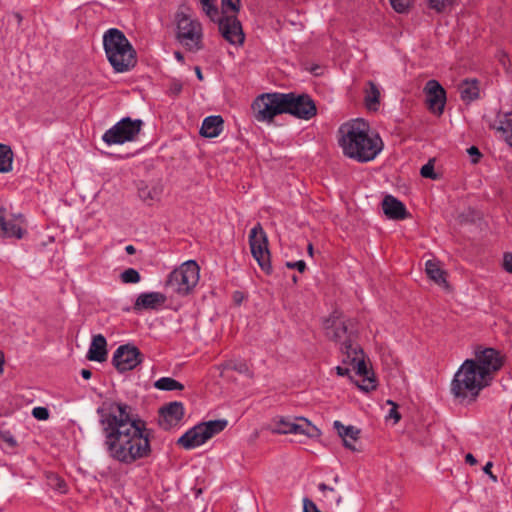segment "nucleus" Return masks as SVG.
I'll return each instance as SVG.
<instances>
[{
	"mask_svg": "<svg viewBox=\"0 0 512 512\" xmlns=\"http://www.w3.org/2000/svg\"><path fill=\"white\" fill-rule=\"evenodd\" d=\"M108 455L123 464L148 457L150 433L131 405L113 399L103 400L96 409Z\"/></svg>",
	"mask_w": 512,
	"mask_h": 512,
	"instance_id": "nucleus-1",
	"label": "nucleus"
},
{
	"mask_svg": "<svg viewBox=\"0 0 512 512\" xmlns=\"http://www.w3.org/2000/svg\"><path fill=\"white\" fill-rule=\"evenodd\" d=\"M252 109L255 119L260 122L271 121L276 115L284 113L310 120L317 113L315 102L308 94L294 92L262 94L254 100Z\"/></svg>",
	"mask_w": 512,
	"mask_h": 512,
	"instance_id": "nucleus-2",
	"label": "nucleus"
},
{
	"mask_svg": "<svg viewBox=\"0 0 512 512\" xmlns=\"http://www.w3.org/2000/svg\"><path fill=\"white\" fill-rule=\"evenodd\" d=\"M338 133V143L343 154L360 163L374 160L383 149L382 139L370 133L368 123L362 119L342 124Z\"/></svg>",
	"mask_w": 512,
	"mask_h": 512,
	"instance_id": "nucleus-3",
	"label": "nucleus"
},
{
	"mask_svg": "<svg viewBox=\"0 0 512 512\" xmlns=\"http://www.w3.org/2000/svg\"><path fill=\"white\" fill-rule=\"evenodd\" d=\"M103 46L107 59L115 72L124 73L136 65V51L119 29L110 28L104 33Z\"/></svg>",
	"mask_w": 512,
	"mask_h": 512,
	"instance_id": "nucleus-4",
	"label": "nucleus"
},
{
	"mask_svg": "<svg viewBox=\"0 0 512 512\" xmlns=\"http://www.w3.org/2000/svg\"><path fill=\"white\" fill-rule=\"evenodd\" d=\"M490 385L486 378H480L475 363L466 359L451 382V393L460 400L469 399L474 401L480 391Z\"/></svg>",
	"mask_w": 512,
	"mask_h": 512,
	"instance_id": "nucleus-5",
	"label": "nucleus"
},
{
	"mask_svg": "<svg viewBox=\"0 0 512 512\" xmlns=\"http://www.w3.org/2000/svg\"><path fill=\"white\" fill-rule=\"evenodd\" d=\"M323 327L326 336L340 345L342 356L360 346L356 342L357 330L354 323L344 319L337 311L324 320Z\"/></svg>",
	"mask_w": 512,
	"mask_h": 512,
	"instance_id": "nucleus-6",
	"label": "nucleus"
},
{
	"mask_svg": "<svg viewBox=\"0 0 512 512\" xmlns=\"http://www.w3.org/2000/svg\"><path fill=\"white\" fill-rule=\"evenodd\" d=\"M174 20L176 40L188 51L197 52L201 50L203 48L202 24L181 9L175 13Z\"/></svg>",
	"mask_w": 512,
	"mask_h": 512,
	"instance_id": "nucleus-7",
	"label": "nucleus"
},
{
	"mask_svg": "<svg viewBox=\"0 0 512 512\" xmlns=\"http://www.w3.org/2000/svg\"><path fill=\"white\" fill-rule=\"evenodd\" d=\"M200 268L195 260H188L168 275L166 288L179 296H186L198 284Z\"/></svg>",
	"mask_w": 512,
	"mask_h": 512,
	"instance_id": "nucleus-8",
	"label": "nucleus"
},
{
	"mask_svg": "<svg viewBox=\"0 0 512 512\" xmlns=\"http://www.w3.org/2000/svg\"><path fill=\"white\" fill-rule=\"evenodd\" d=\"M227 424L228 422L225 419L210 420L199 423L186 431L178 439L177 443L188 450L199 447L216 434L222 432L226 428Z\"/></svg>",
	"mask_w": 512,
	"mask_h": 512,
	"instance_id": "nucleus-9",
	"label": "nucleus"
},
{
	"mask_svg": "<svg viewBox=\"0 0 512 512\" xmlns=\"http://www.w3.org/2000/svg\"><path fill=\"white\" fill-rule=\"evenodd\" d=\"M143 124L141 119L124 117L103 134L102 140L109 146L134 141Z\"/></svg>",
	"mask_w": 512,
	"mask_h": 512,
	"instance_id": "nucleus-10",
	"label": "nucleus"
},
{
	"mask_svg": "<svg viewBox=\"0 0 512 512\" xmlns=\"http://www.w3.org/2000/svg\"><path fill=\"white\" fill-rule=\"evenodd\" d=\"M478 370L480 378H486L491 383L495 373L504 365V356L494 348H478L475 351V358L471 359Z\"/></svg>",
	"mask_w": 512,
	"mask_h": 512,
	"instance_id": "nucleus-11",
	"label": "nucleus"
},
{
	"mask_svg": "<svg viewBox=\"0 0 512 512\" xmlns=\"http://www.w3.org/2000/svg\"><path fill=\"white\" fill-rule=\"evenodd\" d=\"M272 425V432L277 434L305 435L310 438L320 435V430L304 417H277Z\"/></svg>",
	"mask_w": 512,
	"mask_h": 512,
	"instance_id": "nucleus-12",
	"label": "nucleus"
},
{
	"mask_svg": "<svg viewBox=\"0 0 512 512\" xmlns=\"http://www.w3.org/2000/svg\"><path fill=\"white\" fill-rule=\"evenodd\" d=\"M142 362V354L140 350L130 344L119 346L113 355L112 363L115 368L123 373L133 370Z\"/></svg>",
	"mask_w": 512,
	"mask_h": 512,
	"instance_id": "nucleus-13",
	"label": "nucleus"
},
{
	"mask_svg": "<svg viewBox=\"0 0 512 512\" xmlns=\"http://www.w3.org/2000/svg\"><path fill=\"white\" fill-rule=\"evenodd\" d=\"M221 36L232 45H242L245 39L241 22L235 15L218 17L216 21Z\"/></svg>",
	"mask_w": 512,
	"mask_h": 512,
	"instance_id": "nucleus-14",
	"label": "nucleus"
},
{
	"mask_svg": "<svg viewBox=\"0 0 512 512\" xmlns=\"http://www.w3.org/2000/svg\"><path fill=\"white\" fill-rule=\"evenodd\" d=\"M23 223L22 215L7 214L5 209L0 208V236L21 239L25 233Z\"/></svg>",
	"mask_w": 512,
	"mask_h": 512,
	"instance_id": "nucleus-15",
	"label": "nucleus"
},
{
	"mask_svg": "<svg viewBox=\"0 0 512 512\" xmlns=\"http://www.w3.org/2000/svg\"><path fill=\"white\" fill-rule=\"evenodd\" d=\"M159 413V426L164 430H169L177 426L183 418L184 406L181 402L174 401L162 407Z\"/></svg>",
	"mask_w": 512,
	"mask_h": 512,
	"instance_id": "nucleus-16",
	"label": "nucleus"
},
{
	"mask_svg": "<svg viewBox=\"0 0 512 512\" xmlns=\"http://www.w3.org/2000/svg\"><path fill=\"white\" fill-rule=\"evenodd\" d=\"M425 92L429 109L438 114H442L446 102L444 88L436 80H429L426 83Z\"/></svg>",
	"mask_w": 512,
	"mask_h": 512,
	"instance_id": "nucleus-17",
	"label": "nucleus"
},
{
	"mask_svg": "<svg viewBox=\"0 0 512 512\" xmlns=\"http://www.w3.org/2000/svg\"><path fill=\"white\" fill-rule=\"evenodd\" d=\"M165 301L166 296L161 292H144L138 295L134 303V310H154L163 305Z\"/></svg>",
	"mask_w": 512,
	"mask_h": 512,
	"instance_id": "nucleus-18",
	"label": "nucleus"
},
{
	"mask_svg": "<svg viewBox=\"0 0 512 512\" xmlns=\"http://www.w3.org/2000/svg\"><path fill=\"white\" fill-rule=\"evenodd\" d=\"M342 363L351 366L357 375L362 376L363 378L367 377L368 368L364 361L363 350L360 346L343 355Z\"/></svg>",
	"mask_w": 512,
	"mask_h": 512,
	"instance_id": "nucleus-19",
	"label": "nucleus"
},
{
	"mask_svg": "<svg viewBox=\"0 0 512 512\" xmlns=\"http://www.w3.org/2000/svg\"><path fill=\"white\" fill-rule=\"evenodd\" d=\"M382 209L385 215L390 219L403 220L408 216L405 205L392 195L384 197Z\"/></svg>",
	"mask_w": 512,
	"mask_h": 512,
	"instance_id": "nucleus-20",
	"label": "nucleus"
},
{
	"mask_svg": "<svg viewBox=\"0 0 512 512\" xmlns=\"http://www.w3.org/2000/svg\"><path fill=\"white\" fill-rule=\"evenodd\" d=\"M333 427L337 431V434L343 440V445L346 448L355 451L356 448L354 443L357 441L359 437L360 430L353 425L346 426L338 420L334 421Z\"/></svg>",
	"mask_w": 512,
	"mask_h": 512,
	"instance_id": "nucleus-21",
	"label": "nucleus"
},
{
	"mask_svg": "<svg viewBox=\"0 0 512 512\" xmlns=\"http://www.w3.org/2000/svg\"><path fill=\"white\" fill-rule=\"evenodd\" d=\"M107 341L102 334L94 335L88 350L87 357L91 361L102 362L107 357Z\"/></svg>",
	"mask_w": 512,
	"mask_h": 512,
	"instance_id": "nucleus-22",
	"label": "nucleus"
},
{
	"mask_svg": "<svg viewBox=\"0 0 512 512\" xmlns=\"http://www.w3.org/2000/svg\"><path fill=\"white\" fill-rule=\"evenodd\" d=\"M224 121L219 115L206 117L200 128V134L206 138H215L220 135L223 130Z\"/></svg>",
	"mask_w": 512,
	"mask_h": 512,
	"instance_id": "nucleus-23",
	"label": "nucleus"
},
{
	"mask_svg": "<svg viewBox=\"0 0 512 512\" xmlns=\"http://www.w3.org/2000/svg\"><path fill=\"white\" fill-rule=\"evenodd\" d=\"M476 79H465L459 85L460 97L464 102L470 103L479 97V85Z\"/></svg>",
	"mask_w": 512,
	"mask_h": 512,
	"instance_id": "nucleus-24",
	"label": "nucleus"
},
{
	"mask_svg": "<svg viewBox=\"0 0 512 512\" xmlns=\"http://www.w3.org/2000/svg\"><path fill=\"white\" fill-rule=\"evenodd\" d=\"M253 258L257 261L262 270L269 272L271 269L270 252L268 244L255 246L251 249Z\"/></svg>",
	"mask_w": 512,
	"mask_h": 512,
	"instance_id": "nucleus-25",
	"label": "nucleus"
},
{
	"mask_svg": "<svg viewBox=\"0 0 512 512\" xmlns=\"http://www.w3.org/2000/svg\"><path fill=\"white\" fill-rule=\"evenodd\" d=\"M368 87L365 90V103L369 110H377L380 102V90L373 82H368Z\"/></svg>",
	"mask_w": 512,
	"mask_h": 512,
	"instance_id": "nucleus-26",
	"label": "nucleus"
},
{
	"mask_svg": "<svg viewBox=\"0 0 512 512\" xmlns=\"http://www.w3.org/2000/svg\"><path fill=\"white\" fill-rule=\"evenodd\" d=\"M264 244H268V238L266 232L260 223H257L249 233V245L250 249H253L255 246H262Z\"/></svg>",
	"mask_w": 512,
	"mask_h": 512,
	"instance_id": "nucleus-27",
	"label": "nucleus"
},
{
	"mask_svg": "<svg viewBox=\"0 0 512 512\" xmlns=\"http://www.w3.org/2000/svg\"><path fill=\"white\" fill-rule=\"evenodd\" d=\"M425 271L428 277L433 280L435 283L442 285L446 284V279L444 277V271L439 267V265L432 261L428 260L425 263Z\"/></svg>",
	"mask_w": 512,
	"mask_h": 512,
	"instance_id": "nucleus-28",
	"label": "nucleus"
},
{
	"mask_svg": "<svg viewBox=\"0 0 512 512\" xmlns=\"http://www.w3.org/2000/svg\"><path fill=\"white\" fill-rule=\"evenodd\" d=\"M511 116V113L506 114L504 120H499L498 125H494V128L502 133L506 143L510 147H512V120L510 119Z\"/></svg>",
	"mask_w": 512,
	"mask_h": 512,
	"instance_id": "nucleus-29",
	"label": "nucleus"
},
{
	"mask_svg": "<svg viewBox=\"0 0 512 512\" xmlns=\"http://www.w3.org/2000/svg\"><path fill=\"white\" fill-rule=\"evenodd\" d=\"M13 153L9 146L0 144V173L12 170Z\"/></svg>",
	"mask_w": 512,
	"mask_h": 512,
	"instance_id": "nucleus-30",
	"label": "nucleus"
},
{
	"mask_svg": "<svg viewBox=\"0 0 512 512\" xmlns=\"http://www.w3.org/2000/svg\"><path fill=\"white\" fill-rule=\"evenodd\" d=\"M154 387L162 391L182 390L183 384L171 377H162L154 383Z\"/></svg>",
	"mask_w": 512,
	"mask_h": 512,
	"instance_id": "nucleus-31",
	"label": "nucleus"
},
{
	"mask_svg": "<svg viewBox=\"0 0 512 512\" xmlns=\"http://www.w3.org/2000/svg\"><path fill=\"white\" fill-rule=\"evenodd\" d=\"M223 367L225 369L237 371L238 373L244 374L248 377L253 376V373L244 360H229L223 364Z\"/></svg>",
	"mask_w": 512,
	"mask_h": 512,
	"instance_id": "nucleus-32",
	"label": "nucleus"
},
{
	"mask_svg": "<svg viewBox=\"0 0 512 512\" xmlns=\"http://www.w3.org/2000/svg\"><path fill=\"white\" fill-rule=\"evenodd\" d=\"M138 193H139V197L143 201L149 202V201L159 200L161 191L158 187L149 188V187L145 186V187L139 188Z\"/></svg>",
	"mask_w": 512,
	"mask_h": 512,
	"instance_id": "nucleus-33",
	"label": "nucleus"
},
{
	"mask_svg": "<svg viewBox=\"0 0 512 512\" xmlns=\"http://www.w3.org/2000/svg\"><path fill=\"white\" fill-rule=\"evenodd\" d=\"M203 12L210 18L211 21H216L219 17V10L214 0H199Z\"/></svg>",
	"mask_w": 512,
	"mask_h": 512,
	"instance_id": "nucleus-34",
	"label": "nucleus"
},
{
	"mask_svg": "<svg viewBox=\"0 0 512 512\" xmlns=\"http://www.w3.org/2000/svg\"><path fill=\"white\" fill-rule=\"evenodd\" d=\"M120 280L125 284H136L140 282L141 276L134 268H128L120 274Z\"/></svg>",
	"mask_w": 512,
	"mask_h": 512,
	"instance_id": "nucleus-35",
	"label": "nucleus"
},
{
	"mask_svg": "<svg viewBox=\"0 0 512 512\" xmlns=\"http://www.w3.org/2000/svg\"><path fill=\"white\" fill-rule=\"evenodd\" d=\"M48 480H49V485L55 489L56 491H58L59 493H66L67 491V485H66V482L60 478L59 476L55 475V474H51L49 477H48Z\"/></svg>",
	"mask_w": 512,
	"mask_h": 512,
	"instance_id": "nucleus-36",
	"label": "nucleus"
},
{
	"mask_svg": "<svg viewBox=\"0 0 512 512\" xmlns=\"http://www.w3.org/2000/svg\"><path fill=\"white\" fill-rule=\"evenodd\" d=\"M241 0H221V8L223 13L233 12L234 14L240 11Z\"/></svg>",
	"mask_w": 512,
	"mask_h": 512,
	"instance_id": "nucleus-37",
	"label": "nucleus"
},
{
	"mask_svg": "<svg viewBox=\"0 0 512 512\" xmlns=\"http://www.w3.org/2000/svg\"><path fill=\"white\" fill-rule=\"evenodd\" d=\"M420 175L423 178H428L432 180L438 179V175L434 171V160H429L425 165L421 167Z\"/></svg>",
	"mask_w": 512,
	"mask_h": 512,
	"instance_id": "nucleus-38",
	"label": "nucleus"
},
{
	"mask_svg": "<svg viewBox=\"0 0 512 512\" xmlns=\"http://www.w3.org/2000/svg\"><path fill=\"white\" fill-rule=\"evenodd\" d=\"M358 387L365 392H370L372 390H375L376 389L375 379L372 377H368V376L364 377L362 380V383L358 384Z\"/></svg>",
	"mask_w": 512,
	"mask_h": 512,
	"instance_id": "nucleus-39",
	"label": "nucleus"
},
{
	"mask_svg": "<svg viewBox=\"0 0 512 512\" xmlns=\"http://www.w3.org/2000/svg\"><path fill=\"white\" fill-rule=\"evenodd\" d=\"M452 0H429V7L437 12H442Z\"/></svg>",
	"mask_w": 512,
	"mask_h": 512,
	"instance_id": "nucleus-40",
	"label": "nucleus"
},
{
	"mask_svg": "<svg viewBox=\"0 0 512 512\" xmlns=\"http://www.w3.org/2000/svg\"><path fill=\"white\" fill-rule=\"evenodd\" d=\"M182 89H183V85H182L181 81H179L177 79H173L169 85L168 94L170 96L176 97L181 93Z\"/></svg>",
	"mask_w": 512,
	"mask_h": 512,
	"instance_id": "nucleus-41",
	"label": "nucleus"
},
{
	"mask_svg": "<svg viewBox=\"0 0 512 512\" xmlns=\"http://www.w3.org/2000/svg\"><path fill=\"white\" fill-rule=\"evenodd\" d=\"M394 10L398 13H404L409 7V0H389Z\"/></svg>",
	"mask_w": 512,
	"mask_h": 512,
	"instance_id": "nucleus-42",
	"label": "nucleus"
},
{
	"mask_svg": "<svg viewBox=\"0 0 512 512\" xmlns=\"http://www.w3.org/2000/svg\"><path fill=\"white\" fill-rule=\"evenodd\" d=\"M32 415L37 420H47L49 418V411L45 407H34L32 410Z\"/></svg>",
	"mask_w": 512,
	"mask_h": 512,
	"instance_id": "nucleus-43",
	"label": "nucleus"
},
{
	"mask_svg": "<svg viewBox=\"0 0 512 512\" xmlns=\"http://www.w3.org/2000/svg\"><path fill=\"white\" fill-rule=\"evenodd\" d=\"M286 267L289 268V269H296L297 271H299L300 273H304L307 266H306V263L304 260H298V261H294V262H286Z\"/></svg>",
	"mask_w": 512,
	"mask_h": 512,
	"instance_id": "nucleus-44",
	"label": "nucleus"
},
{
	"mask_svg": "<svg viewBox=\"0 0 512 512\" xmlns=\"http://www.w3.org/2000/svg\"><path fill=\"white\" fill-rule=\"evenodd\" d=\"M387 404L391 405L392 408L390 409L388 413V417L394 419L395 422H398L401 418L400 413L397 411V404L393 402L392 400H388Z\"/></svg>",
	"mask_w": 512,
	"mask_h": 512,
	"instance_id": "nucleus-45",
	"label": "nucleus"
},
{
	"mask_svg": "<svg viewBox=\"0 0 512 512\" xmlns=\"http://www.w3.org/2000/svg\"><path fill=\"white\" fill-rule=\"evenodd\" d=\"M467 153L471 156V162L477 164L481 158V153L476 146H471L467 149Z\"/></svg>",
	"mask_w": 512,
	"mask_h": 512,
	"instance_id": "nucleus-46",
	"label": "nucleus"
},
{
	"mask_svg": "<svg viewBox=\"0 0 512 512\" xmlns=\"http://www.w3.org/2000/svg\"><path fill=\"white\" fill-rule=\"evenodd\" d=\"M503 268L512 274V253H505L503 257Z\"/></svg>",
	"mask_w": 512,
	"mask_h": 512,
	"instance_id": "nucleus-47",
	"label": "nucleus"
},
{
	"mask_svg": "<svg viewBox=\"0 0 512 512\" xmlns=\"http://www.w3.org/2000/svg\"><path fill=\"white\" fill-rule=\"evenodd\" d=\"M492 467H493V463H492V462H490V461H489V462H487V463L485 464V466L483 467V472H484L485 474H487V475L489 476V478H490L493 482H497V480H498V479H497V476H496V475H494V474L492 473V471H491Z\"/></svg>",
	"mask_w": 512,
	"mask_h": 512,
	"instance_id": "nucleus-48",
	"label": "nucleus"
},
{
	"mask_svg": "<svg viewBox=\"0 0 512 512\" xmlns=\"http://www.w3.org/2000/svg\"><path fill=\"white\" fill-rule=\"evenodd\" d=\"M329 493H330V495H325V497L330 501H335L336 505L339 506L342 501V497L340 495H336L335 492H329Z\"/></svg>",
	"mask_w": 512,
	"mask_h": 512,
	"instance_id": "nucleus-49",
	"label": "nucleus"
},
{
	"mask_svg": "<svg viewBox=\"0 0 512 512\" xmlns=\"http://www.w3.org/2000/svg\"><path fill=\"white\" fill-rule=\"evenodd\" d=\"M337 375L339 376H347L350 373V368L345 366H337L335 368Z\"/></svg>",
	"mask_w": 512,
	"mask_h": 512,
	"instance_id": "nucleus-50",
	"label": "nucleus"
},
{
	"mask_svg": "<svg viewBox=\"0 0 512 512\" xmlns=\"http://www.w3.org/2000/svg\"><path fill=\"white\" fill-rule=\"evenodd\" d=\"M465 461H466L467 464H469L471 466L477 464L476 458L471 453L466 454Z\"/></svg>",
	"mask_w": 512,
	"mask_h": 512,
	"instance_id": "nucleus-51",
	"label": "nucleus"
},
{
	"mask_svg": "<svg viewBox=\"0 0 512 512\" xmlns=\"http://www.w3.org/2000/svg\"><path fill=\"white\" fill-rule=\"evenodd\" d=\"M318 489L322 492H335V489L333 487H330L326 485L325 483H320L318 485Z\"/></svg>",
	"mask_w": 512,
	"mask_h": 512,
	"instance_id": "nucleus-52",
	"label": "nucleus"
},
{
	"mask_svg": "<svg viewBox=\"0 0 512 512\" xmlns=\"http://www.w3.org/2000/svg\"><path fill=\"white\" fill-rule=\"evenodd\" d=\"M3 440L10 444L11 446H14L16 444V441L10 434L3 435Z\"/></svg>",
	"mask_w": 512,
	"mask_h": 512,
	"instance_id": "nucleus-53",
	"label": "nucleus"
},
{
	"mask_svg": "<svg viewBox=\"0 0 512 512\" xmlns=\"http://www.w3.org/2000/svg\"><path fill=\"white\" fill-rule=\"evenodd\" d=\"M91 375H92V373H91V371H90V370H88V369H82V370H81V376H82L84 379H86V380L90 379V378H91Z\"/></svg>",
	"mask_w": 512,
	"mask_h": 512,
	"instance_id": "nucleus-54",
	"label": "nucleus"
},
{
	"mask_svg": "<svg viewBox=\"0 0 512 512\" xmlns=\"http://www.w3.org/2000/svg\"><path fill=\"white\" fill-rule=\"evenodd\" d=\"M174 57L175 59L180 62V63H184V56L183 54L180 52V51H175L174 52Z\"/></svg>",
	"mask_w": 512,
	"mask_h": 512,
	"instance_id": "nucleus-55",
	"label": "nucleus"
},
{
	"mask_svg": "<svg viewBox=\"0 0 512 512\" xmlns=\"http://www.w3.org/2000/svg\"><path fill=\"white\" fill-rule=\"evenodd\" d=\"M125 251H126L127 254L132 255V254H134L136 252V249H135V247L133 245H127L125 247Z\"/></svg>",
	"mask_w": 512,
	"mask_h": 512,
	"instance_id": "nucleus-56",
	"label": "nucleus"
},
{
	"mask_svg": "<svg viewBox=\"0 0 512 512\" xmlns=\"http://www.w3.org/2000/svg\"><path fill=\"white\" fill-rule=\"evenodd\" d=\"M195 73L199 80H203V75H202V71H201L200 67H198V66L195 67Z\"/></svg>",
	"mask_w": 512,
	"mask_h": 512,
	"instance_id": "nucleus-57",
	"label": "nucleus"
},
{
	"mask_svg": "<svg viewBox=\"0 0 512 512\" xmlns=\"http://www.w3.org/2000/svg\"><path fill=\"white\" fill-rule=\"evenodd\" d=\"M3 364H4V355L3 353L0 351V373L3 372Z\"/></svg>",
	"mask_w": 512,
	"mask_h": 512,
	"instance_id": "nucleus-58",
	"label": "nucleus"
},
{
	"mask_svg": "<svg viewBox=\"0 0 512 512\" xmlns=\"http://www.w3.org/2000/svg\"><path fill=\"white\" fill-rule=\"evenodd\" d=\"M307 251L310 256H313V245L311 243L308 244Z\"/></svg>",
	"mask_w": 512,
	"mask_h": 512,
	"instance_id": "nucleus-59",
	"label": "nucleus"
},
{
	"mask_svg": "<svg viewBox=\"0 0 512 512\" xmlns=\"http://www.w3.org/2000/svg\"><path fill=\"white\" fill-rule=\"evenodd\" d=\"M292 279H293L294 282H297V277L295 275L293 276Z\"/></svg>",
	"mask_w": 512,
	"mask_h": 512,
	"instance_id": "nucleus-60",
	"label": "nucleus"
},
{
	"mask_svg": "<svg viewBox=\"0 0 512 512\" xmlns=\"http://www.w3.org/2000/svg\"><path fill=\"white\" fill-rule=\"evenodd\" d=\"M334 481H335V482H338V476H336V477L334 478Z\"/></svg>",
	"mask_w": 512,
	"mask_h": 512,
	"instance_id": "nucleus-61",
	"label": "nucleus"
}]
</instances>
